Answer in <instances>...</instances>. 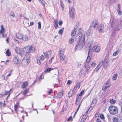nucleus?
I'll list each match as a JSON object with an SVG mask.
<instances>
[{"mask_svg":"<svg viewBox=\"0 0 122 122\" xmlns=\"http://www.w3.org/2000/svg\"><path fill=\"white\" fill-rule=\"evenodd\" d=\"M39 1L44 6H45V4H46L45 2L43 0H39Z\"/></svg>","mask_w":122,"mask_h":122,"instance_id":"c85d7f7f","label":"nucleus"},{"mask_svg":"<svg viewBox=\"0 0 122 122\" xmlns=\"http://www.w3.org/2000/svg\"><path fill=\"white\" fill-rule=\"evenodd\" d=\"M22 40L24 41H27L28 40V38L27 36L26 35H23Z\"/></svg>","mask_w":122,"mask_h":122,"instance_id":"5701e85b","label":"nucleus"},{"mask_svg":"<svg viewBox=\"0 0 122 122\" xmlns=\"http://www.w3.org/2000/svg\"><path fill=\"white\" fill-rule=\"evenodd\" d=\"M96 64L95 62H93L91 64V66L92 67L94 66Z\"/></svg>","mask_w":122,"mask_h":122,"instance_id":"6e6d98bb","label":"nucleus"},{"mask_svg":"<svg viewBox=\"0 0 122 122\" xmlns=\"http://www.w3.org/2000/svg\"><path fill=\"white\" fill-rule=\"evenodd\" d=\"M53 92L51 89H50V91H49L48 93L49 94H50L51 93H53Z\"/></svg>","mask_w":122,"mask_h":122,"instance_id":"bf43d9fd","label":"nucleus"},{"mask_svg":"<svg viewBox=\"0 0 122 122\" xmlns=\"http://www.w3.org/2000/svg\"><path fill=\"white\" fill-rule=\"evenodd\" d=\"M64 29V28H63L59 30L58 31V33L59 34L62 35Z\"/></svg>","mask_w":122,"mask_h":122,"instance_id":"c756f323","label":"nucleus"},{"mask_svg":"<svg viewBox=\"0 0 122 122\" xmlns=\"http://www.w3.org/2000/svg\"><path fill=\"white\" fill-rule=\"evenodd\" d=\"M10 15L12 16L13 17H14L15 16V15L13 12H11L10 14Z\"/></svg>","mask_w":122,"mask_h":122,"instance_id":"de8ad7c7","label":"nucleus"},{"mask_svg":"<svg viewBox=\"0 0 122 122\" xmlns=\"http://www.w3.org/2000/svg\"><path fill=\"white\" fill-rule=\"evenodd\" d=\"M83 37H84V40H85V35H82V33L80 32H79L78 34L77 35L76 37V39H78V40H81L82 38H83Z\"/></svg>","mask_w":122,"mask_h":122,"instance_id":"f8f14e48","label":"nucleus"},{"mask_svg":"<svg viewBox=\"0 0 122 122\" xmlns=\"http://www.w3.org/2000/svg\"><path fill=\"white\" fill-rule=\"evenodd\" d=\"M98 21L97 19H95L92 22V24L90 26V28H97L98 27Z\"/></svg>","mask_w":122,"mask_h":122,"instance_id":"0eeeda50","label":"nucleus"},{"mask_svg":"<svg viewBox=\"0 0 122 122\" xmlns=\"http://www.w3.org/2000/svg\"><path fill=\"white\" fill-rule=\"evenodd\" d=\"M59 57L60 58V61H62L63 60L65 57V56H61L60 55V56Z\"/></svg>","mask_w":122,"mask_h":122,"instance_id":"7c9ffc66","label":"nucleus"},{"mask_svg":"<svg viewBox=\"0 0 122 122\" xmlns=\"http://www.w3.org/2000/svg\"><path fill=\"white\" fill-rule=\"evenodd\" d=\"M40 58L41 60H43L44 58V57L42 55H41L40 57Z\"/></svg>","mask_w":122,"mask_h":122,"instance_id":"ea45409f","label":"nucleus"},{"mask_svg":"<svg viewBox=\"0 0 122 122\" xmlns=\"http://www.w3.org/2000/svg\"><path fill=\"white\" fill-rule=\"evenodd\" d=\"M77 30L76 28H74L72 31L71 35L72 36H74L75 35Z\"/></svg>","mask_w":122,"mask_h":122,"instance_id":"aec40b11","label":"nucleus"},{"mask_svg":"<svg viewBox=\"0 0 122 122\" xmlns=\"http://www.w3.org/2000/svg\"><path fill=\"white\" fill-rule=\"evenodd\" d=\"M86 114V113H85L84 115H83V116L82 118H83L84 119H85L86 120L87 117V115H85V114Z\"/></svg>","mask_w":122,"mask_h":122,"instance_id":"c03bdc74","label":"nucleus"},{"mask_svg":"<svg viewBox=\"0 0 122 122\" xmlns=\"http://www.w3.org/2000/svg\"><path fill=\"white\" fill-rule=\"evenodd\" d=\"M28 85V82L25 81L23 82V84L22 85L21 87L22 88H24L26 87Z\"/></svg>","mask_w":122,"mask_h":122,"instance_id":"a211bd4d","label":"nucleus"},{"mask_svg":"<svg viewBox=\"0 0 122 122\" xmlns=\"http://www.w3.org/2000/svg\"><path fill=\"white\" fill-rule=\"evenodd\" d=\"M71 120H72V118L71 116H70L68 119L67 121H69Z\"/></svg>","mask_w":122,"mask_h":122,"instance_id":"8fccbe9b","label":"nucleus"},{"mask_svg":"<svg viewBox=\"0 0 122 122\" xmlns=\"http://www.w3.org/2000/svg\"><path fill=\"white\" fill-rule=\"evenodd\" d=\"M15 111H16L18 108V106L17 105H16L15 104Z\"/></svg>","mask_w":122,"mask_h":122,"instance_id":"864d4df0","label":"nucleus"},{"mask_svg":"<svg viewBox=\"0 0 122 122\" xmlns=\"http://www.w3.org/2000/svg\"><path fill=\"white\" fill-rule=\"evenodd\" d=\"M69 10L70 17L72 18H73L74 17V15L75 13L74 9L73 7H70Z\"/></svg>","mask_w":122,"mask_h":122,"instance_id":"1a4fd4ad","label":"nucleus"},{"mask_svg":"<svg viewBox=\"0 0 122 122\" xmlns=\"http://www.w3.org/2000/svg\"><path fill=\"white\" fill-rule=\"evenodd\" d=\"M11 90H12V89H10V90L8 91H5V95H7V94H8L11 91Z\"/></svg>","mask_w":122,"mask_h":122,"instance_id":"a18cd8bd","label":"nucleus"},{"mask_svg":"<svg viewBox=\"0 0 122 122\" xmlns=\"http://www.w3.org/2000/svg\"><path fill=\"white\" fill-rule=\"evenodd\" d=\"M100 117L102 120L104 119V117L103 114H102L100 115Z\"/></svg>","mask_w":122,"mask_h":122,"instance_id":"09e8293b","label":"nucleus"},{"mask_svg":"<svg viewBox=\"0 0 122 122\" xmlns=\"http://www.w3.org/2000/svg\"><path fill=\"white\" fill-rule=\"evenodd\" d=\"M69 10L70 17L72 18H73L74 17V15L75 13L74 9L73 7H70Z\"/></svg>","mask_w":122,"mask_h":122,"instance_id":"9d476101","label":"nucleus"},{"mask_svg":"<svg viewBox=\"0 0 122 122\" xmlns=\"http://www.w3.org/2000/svg\"><path fill=\"white\" fill-rule=\"evenodd\" d=\"M78 42L77 43L75 47V50H80L83 48L85 43L84 37H83L81 40H79Z\"/></svg>","mask_w":122,"mask_h":122,"instance_id":"f257e3e1","label":"nucleus"},{"mask_svg":"<svg viewBox=\"0 0 122 122\" xmlns=\"http://www.w3.org/2000/svg\"><path fill=\"white\" fill-rule=\"evenodd\" d=\"M64 51L63 49L60 50L58 52V56H60V55L61 56H64Z\"/></svg>","mask_w":122,"mask_h":122,"instance_id":"f3484780","label":"nucleus"},{"mask_svg":"<svg viewBox=\"0 0 122 122\" xmlns=\"http://www.w3.org/2000/svg\"><path fill=\"white\" fill-rule=\"evenodd\" d=\"M118 15H121L122 14V12L121 11V10L117 11Z\"/></svg>","mask_w":122,"mask_h":122,"instance_id":"49530a36","label":"nucleus"},{"mask_svg":"<svg viewBox=\"0 0 122 122\" xmlns=\"http://www.w3.org/2000/svg\"><path fill=\"white\" fill-rule=\"evenodd\" d=\"M74 37H71L69 40V43L71 44L74 41Z\"/></svg>","mask_w":122,"mask_h":122,"instance_id":"473e14b6","label":"nucleus"},{"mask_svg":"<svg viewBox=\"0 0 122 122\" xmlns=\"http://www.w3.org/2000/svg\"><path fill=\"white\" fill-rule=\"evenodd\" d=\"M86 120L82 118V119L81 120V122H84Z\"/></svg>","mask_w":122,"mask_h":122,"instance_id":"680f3d73","label":"nucleus"},{"mask_svg":"<svg viewBox=\"0 0 122 122\" xmlns=\"http://www.w3.org/2000/svg\"><path fill=\"white\" fill-rule=\"evenodd\" d=\"M29 91V89L26 88L23 91V95L25 96Z\"/></svg>","mask_w":122,"mask_h":122,"instance_id":"a878e982","label":"nucleus"},{"mask_svg":"<svg viewBox=\"0 0 122 122\" xmlns=\"http://www.w3.org/2000/svg\"><path fill=\"white\" fill-rule=\"evenodd\" d=\"M107 88V86L106 85H104L103 86L102 88V90L104 91H106V90Z\"/></svg>","mask_w":122,"mask_h":122,"instance_id":"f704fd0d","label":"nucleus"},{"mask_svg":"<svg viewBox=\"0 0 122 122\" xmlns=\"http://www.w3.org/2000/svg\"><path fill=\"white\" fill-rule=\"evenodd\" d=\"M30 56L28 55H25L21 62V65L25 67L27 66L30 61Z\"/></svg>","mask_w":122,"mask_h":122,"instance_id":"20e7f679","label":"nucleus"},{"mask_svg":"<svg viewBox=\"0 0 122 122\" xmlns=\"http://www.w3.org/2000/svg\"><path fill=\"white\" fill-rule=\"evenodd\" d=\"M14 40L16 43H17L18 44H19V42L18 40H17L16 39H14Z\"/></svg>","mask_w":122,"mask_h":122,"instance_id":"13d9d810","label":"nucleus"},{"mask_svg":"<svg viewBox=\"0 0 122 122\" xmlns=\"http://www.w3.org/2000/svg\"><path fill=\"white\" fill-rule=\"evenodd\" d=\"M6 54L8 56H10L11 55L9 49H8L6 51Z\"/></svg>","mask_w":122,"mask_h":122,"instance_id":"72a5a7b5","label":"nucleus"},{"mask_svg":"<svg viewBox=\"0 0 122 122\" xmlns=\"http://www.w3.org/2000/svg\"><path fill=\"white\" fill-rule=\"evenodd\" d=\"M86 51H88V55L86 62L87 64H84V68H88V63L89 62L91 58V54H90V49L89 48V49H86Z\"/></svg>","mask_w":122,"mask_h":122,"instance_id":"423d86ee","label":"nucleus"},{"mask_svg":"<svg viewBox=\"0 0 122 122\" xmlns=\"http://www.w3.org/2000/svg\"><path fill=\"white\" fill-rule=\"evenodd\" d=\"M76 87L78 88H79L80 87V83H77L76 85Z\"/></svg>","mask_w":122,"mask_h":122,"instance_id":"5fc2aeb1","label":"nucleus"},{"mask_svg":"<svg viewBox=\"0 0 122 122\" xmlns=\"http://www.w3.org/2000/svg\"><path fill=\"white\" fill-rule=\"evenodd\" d=\"M34 23L33 22H30V26H31L33 25Z\"/></svg>","mask_w":122,"mask_h":122,"instance_id":"774afa93","label":"nucleus"},{"mask_svg":"<svg viewBox=\"0 0 122 122\" xmlns=\"http://www.w3.org/2000/svg\"><path fill=\"white\" fill-rule=\"evenodd\" d=\"M37 63L40 65L41 64V62L40 61V60L39 59H37Z\"/></svg>","mask_w":122,"mask_h":122,"instance_id":"3c124183","label":"nucleus"},{"mask_svg":"<svg viewBox=\"0 0 122 122\" xmlns=\"http://www.w3.org/2000/svg\"><path fill=\"white\" fill-rule=\"evenodd\" d=\"M100 47L97 46H95L93 48V50L94 51L97 52H99L100 50Z\"/></svg>","mask_w":122,"mask_h":122,"instance_id":"4468645a","label":"nucleus"},{"mask_svg":"<svg viewBox=\"0 0 122 122\" xmlns=\"http://www.w3.org/2000/svg\"><path fill=\"white\" fill-rule=\"evenodd\" d=\"M45 57L46 58H48L51 57L53 54L52 52L51 51H49L46 52V53L43 52Z\"/></svg>","mask_w":122,"mask_h":122,"instance_id":"6e6552de","label":"nucleus"},{"mask_svg":"<svg viewBox=\"0 0 122 122\" xmlns=\"http://www.w3.org/2000/svg\"><path fill=\"white\" fill-rule=\"evenodd\" d=\"M81 99V97L78 96L76 97V104L77 105L80 101Z\"/></svg>","mask_w":122,"mask_h":122,"instance_id":"4be33fe9","label":"nucleus"},{"mask_svg":"<svg viewBox=\"0 0 122 122\" xmlns=\"http://www.w3.org/2000/svg\"><path fill=\"white\" fill-rule=\"evenodd\" d=\"M63 91L62 92H59L58 93L57 95V97L58 98H61L63 95Z\"/></svg>","mask_w":122,"mask_h":122,"instance_id":"393cba45","label":"nucleus"},{"mask_svg":"<svg viewBox=\"0 0 122 122\" xmlns=\"http://www.w3.org/2000/svg\"><path fill=\"white\" fill-rule=\"evenodd\" d=\"M110 102L111 104H114L116 102V101L115 100L112 99L110 100Z\"/></svg>","mask_w":122,"mask_h":122,"instance_id":"2f4dec72","label":"nucleus"},{"mask_svg":"<svg viewBox=\"0 0 122 122\" xmlns=\"http://www.w3.org/2000/svg\"><path fill=\"white\" fill-rule=\"evenodd\" d=\"M19 60V59L16 57H15L13 60V61L14 63L16 64L17 63Z\"/></svg>","mask_w":122,"mask_h":122,"instance_id":"b1692460","label":"nucleus"},{"mask_svg":"<svg viewBox=\"0 0 122 122\" xmlns=\"http://www.w3.org/2000/svg\"><path fill=\"white\" fill-rule=\"evenodd\" d=\"M77 66L79 68L80 66L81 65V64L80 63L77 62Z\"/></svg>","mask_w":122,"mask_h":122,"instance_id":"4d7b16f0","label":"nucleus"},{"mask_svg":"<svg viewBox=\"0 0 122 122\" xmlns=\"http://www.w3.org/2000/svg\"><path fill=\"white\" fill-rule=\"evenodd\" d=\"M58 26V24H55V27L56 29L57 27Z\"/></svg>","mask_w":122,"mask_h":122,"instance_id":"0e129e2a","label":"nucleus"},{"mask_svg":"<svg viewBox=\"0 0 122 122\" xmlns=\"http://www.w3.org/2000/svg\"><path fill=\"white\" fill-rule=\"evenodd\" d=\"M1 29L0 30V33L2 34V36L3 37H4V29L3 28V25L1 26Z\"/></svg>","mask_w":122,"mask_h":122,"instance_id":"dca6fc26","label":"nucleus"},{"mask_svg":"<svg viewBox=\"0 0 122 122\" xmlns=\"http://www.w3.org/2000/svg\"><path fill=\"white\" fill-rule=\"evenodd\" d=\"M113 24V22H112V25L113 26V28L112 30V31L113 32V33H114L115 32L116 30H119L120 29H119L118 28V24L117 22L115 24H114V25Z\"/></svg>","mask_w":122,"mask_h":122,"instance_id":"9b49d317","label":"nucleus"},{"mask_svg":"<svg viewBox=\"0 0 122 122\" xmlns=\"http://www.w3.org/2000/svg\"><path fill=\"white\" fill-rule=\"evenodd\" d=\"M71 84V81L70 80H68L67 82V84L68 85H70Z\"/></svg>","mask_w":122,"mask_h":122,"instance_id":"052dcab7","label":"nucleus"},{"mask_svg":"<svg viewBox=\"0 0 122 122\" xmlns=\"http://www.w3.org/2000/svg\"><path fill=\"white\" fill-rule=\"evenodd\" d=\"M53 69H46L44 71L45 73H47V72H49L50 71H51Z\"/></svg>","mask_w":122,"mask_h":122,"instance_id":"a19ab883","label":"nucleus"},{"mask_svg":"<svg viewBox=\"0 0 122 122\" xmlns=\"http://www.w3.org/2000/svg\"><path fill=\"white\" fill-rule=\"evenodd\" d=\"M55 24H58V21L57 20H54Z\"/></svg>","mask_w":122,"mask_h":122,"instance_id":"69168bd1","label":"nucleus"},{"mask_svg":"<svg viewBox=\"0 0 122 122\" xmlns=\"http://www.w3.org/2000/svg\"><path fill=\"white\" fill-rule=\"evenodd\" d=\"M121 10V5L120 4L118 3L117 4V11Z\"/></svg>","mask_w":122,"mask_h":122,"instance_id":"e433bc0d","label":"nucleus"},{"mask_svg":"<svg viewBox=\"0 0 122 122\" xmlns=\"http://www.w3.org/2000/svg\"><path fill=\"white\" fill-rule=\"evenodd\" d=\"M16 36L17 38L20 39H22L23 38V35H22L21 34L19 33H16Z\"/></svg>","mask_w":122,"mask_h":122,"instance_id":"2eb2a0df","label":"nucleus"},{"mask_svg":"<svg viewBox=\"0 0 122 122\" xmlns=\"http://www.w3.org/2000/svg\"><path fill=\"white\" fill-rule=\"evenodd\" d=\"M38 28L39 29H41V23L40 22H39L38 23Z\"/></svg>","mask_w":122,"mask_h":122,"instance_id":"58836bf2","label":"nucleus"},{"mask_svg":"<svg viewBox=\"0 0 122 122\" xmlns=\"http://www.w3.org/2000/svg\"><path fill=\"white\" fill-rule=\"evenodd\" d=\"M97 99L96 98H95L93 99L91 104V107L89 108L88 110L90 109V111H91L92 110V108L97 103Z\"/></svg>","mask_w":122,"mask_h":122,"instance_id":"ddd939ff","label":"nucleus"},{"mask_svg":"<svg viewBox=\"0 0 122 122\" xmlns=\"http://www.w3.org/2000/svg\"><path fill=\"white\" fill-rule=\"evenodd\" d=\"M15 50L17 54L20 55L21 56H22V54L21 53L20 51V48L18 47L15 48Z\"/></svg>","mask_w":122,"mask_h":122,"instance_id":"6ab92c4d","label":"nucleus"},{"mask_svg":"<svg viewBox=\"0 0 122 122\" xmlns=\"http://www.w3.org/2000/svg\"><path fill=\"white\" fill-rule=\"evenodd\" d=\"M84 90H82L80 93L79 96L81 97L84 93Z\"/></svg>","mask_w":122,"mask_h":122,"instance_id":"37998d69","label":"nucleus"},{"mask_svg":"<svg viewBox=\"0 0 122 122\" xmlns=\"http://www.w3.org/2000/svg\"><path fill=\"white\" fill-rule=\"evenodd\" d=\"M108 110L110 113L112 115H115L118 113L117 107L114 105H110L109 107Z\"/></svg>","mask_w":122,"mask_h":122,"instance_id":"f03ea898","label":"nucleus"},{"mask_svg":"<svg viewBox=\"0 0 122 122\" xmlns=\"http://www.w3.org/2000/svg\"><path fill=\"white\" fill-rule=\"evenodd\" d=\"M117 74H115L113 75V77L112 78L113 80H115L117 78Z\"/></svg>","mask_w":122,"mask_h":122,"instance_id":"cd10ccee","label":"nucleus"},{"mask_svg":"<svg viewBox=\"0 0 122 122\" xmlns=\"http://www.w3.org/2000/svg\"><path fill=\"white\" fill-rule=\"evenodd\" d=\"M59 25H61L63 23V22L61 20L59 21Z\"/></svg>","mask_w":122,"mask_h":122,"instance_id":"603ef678","label":"nucleus"},{"mask_svg":"<svg viewBox=\"0 0 122 122\" xmlns=\"http://www.w3.org/2000/svg\"><path fill=\"white\" fill-rule=\"evenodd\" d=\"M60 4L61 6H64L63 3L62 1H61Z\"/></svg>","mask_w":122,"mask_h":122,"instance_id":"338daca9","label":"nucleus"},{"mask_svg":"<svg viewBox=\"0 0 122 122\" xmlns=\"http://www.w3.org/2000/svg\"><path fill=\"white\" fill-rule=\"evenodd\" d=\"M93 30V28H90V27L89 29L86 32V34L87 35L89 36L92 32V30Z\"/></svg>","mask_w":122,"mask_h":122,"instance_id":"412c9836","label":"nucleus"},{"mask_svg":"<svg viewBox=\"0 0 122 122\" xmlns=\"http://www.w3.org/2000/svg\"><path fill=\"white\" fill-rule=\"evenodd\" d=\"M107 59L105 58L101 61L96 69H100L101 68H105L107 67Z\"/></svg>","mask_w":122,"mask_h":122,"instance_id":"7ed1b4c3","label":"nucleus"},{"mask_svg":"<svg viewBox=\"0 0 122 122\" xmlns=\"http://www.w3.org/2000/svg\"><path fill=\"white\" fill-rule=\"evenodd\" d=\"M113 122H118V118L117 117H114L112 119Z\"/></svg>","mask_w":122,"mask_h":122,"instance_id":"bb28decb","label":"nucleus"},{"mask_svg":"<svg viewBox=\"0 0 122 122\" xmlns=\"http://www.w3.org/2000/svg\"><path fill=\"white\" fill-rule=\"evenodd\" d=\"M76 90L75 89H73V90L71 91V90L70 91V92H71L72 93V94L74 95L76 93Z\"/></svg>","mask_w":122,"mask_h":122,"instance_id":"c9c22d12","label":"nucleus"},{"mask_svg":"<svg viewBox=\"0 0 122 122\" xmlns=\"http://www.w3.org/2000/svg\"><path fill=\"white\" fill-rule=\"evenodd\" d=\"M119 51H117L114 52L113 54V55L114 56H116V55H117L118 54Z\"/></svg>","mask_w":122,"mask_h":122,"instance_id":"4c0bfd02","label":"nucleus"},{"mask_svg":"<svg viewBox=\"0 0 122 122\" xmlns=\"http://www.w3.org/2000/svg\"><path fill=\"white\" fill-rule=\"evenodd\" d=\"M23 51L26 53H33L35 51V48L32 46H28L23 48Z\"/></svg>","mask_w":122,"mask_h":122,"instance_id":"39448f33","label":"nucleus"},{"mask_svg":"<svg viewBox=\"0 0 122 122\" xmlns=\"http://www.w3.org/2000/svg\"><path fill=\"white\" fill-rule=\"evenodd\" d=\"M71 92H70V91L68 93V97H71V96L73 95V94H72V93Z\"/></svg>","mask_w":122,"mask_h":122,"instance_id":"79ce46f5","label":"nucleus"},{"mask_svg":"<svg viewBox=\"0 0 122 122\" xmlns=\"http://www.w3.org/2000/svg\"><path fill=\"white\" fill-rule=\"evenodd\" d=\"M42 75H40L39 78V80H41L42 79Z\"/></svg>","mask_w":122,"mask_h":122,"instance_id":"e2e57ef3","label":"nucleus"}]
</instances>
